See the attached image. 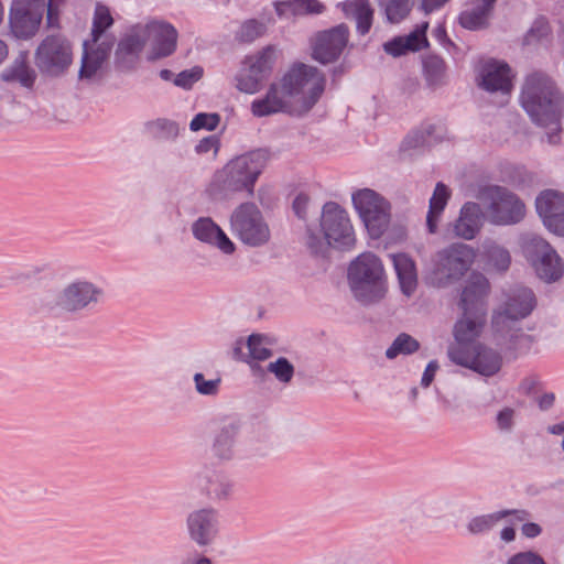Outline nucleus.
Wrapping results in <instances>:
<instances>
[{
	"mask_svg": "<svg viewBox=\"0 0 564 564\" xmlns=\"http://www.w3.org/2000/svg\"><path fill=\"white\" fill-rule=\"evenodd\" d=\"M113 18L107 6L97 3L93 17L89 39L83 43V54L78 77L80 80L95 82L101 78L102 67L115 45V35L108 30Z\"/></svg>",
	"mask_w": 564,
	"mask_h": 564,
	"instance_id": "5",
	"label": "nucleus"
},
{
	"mask_svg": "<svg viewBox=\"0 0 564 564\" xmlns=\"http://www.w3.org/2000/svg\"><path fill=\"white\" fill-rule=\"evenodd\" d=\"M326 77L317 67L294 63L282 77L273 82L265 95L251 102L256 117L283 112L294 117L307 115L325 91Z\"/></svg>",
	"mask_w": 564,
	"mask_h": 564,
	"instance_id": "2",
	"label": "nucleus"
},
{
	"mask_svg": "<svg viewBox=\"0 0 564 564\" xmlns=\"http://www.w3.org/2000/svg\"><path fill=\"white\" fill-rule=\"evenodd\" d=\"M220 117L218 113H197L191 121L189 128L192 131H198L202 129L213 131L219 124Z\"/></svg>",
	"mask_w": 564,
	"mask_h": 564,
	"instance_id": "47",
	"label": "nucleus"
},
{
	"mask_svg": "<svg viewBox=\"0 0 564 564\" xmlns=\"http://www.w3.org/2000/svg\"><path fill=\"white\" fill-rule=\"evenodd\" d=\"M267 371L272 373L280 383L288 384L294 377L295 368L288 358L279 357L268 364Z\"/></svg>",
	"mask_w": 564,
	"mask_h": 564,
	"instance_id": "45",
	"label": "nucleus"
},
{
	"mask_svg": "<svg viewBox=\"0 0 564 564\" xmlns=\"http://www.w3.org/2000/svg\"><path fill=\"white\" fill-rule=\"evenodd\" d=\"M535 208L543 225L555 235L564 236V194L543 191L535 199Z\"/></svg>",
	"mask_w": 564,
	"mask_h": 564,
	"instance_id": "18",
	"label": "nucleus"
},
{
	"mask_svg": "<svg viewBox=\"0 0 564 564\" xmlns=\"http://www.w3.org/2000/svg\"><path fill=\"white\" fill-rule=\"evenodd\" d=\"M145 45V31L141 23L128 28L121 34L115 50L116 69L123 73L134 70L140 63Z\"/></svg>",
	"mask_w": 564,
	"mask_h": 564,
	"instance_id": "15",
	"label": "nucleus"
},
{
	"mask_svg": "<svg viewBox=\"0 0 564 564\" xmlns=\"http://www.w3.org/2000/svg\"><path fill=\"white\" fill-rule=\"evenodd\" d=\"M532 267L536 275L546 283L556 282L564 273V263L554 249Z\"/></svg>",
	"mask_w": 564,
	"mask_h": 564,
	"instance_id": "33",
	"label": "nucleus"
},
{
	"mask_svg": "<svg viewBox=\"0 0 564 564\" xmlns=\"http://www.w3.org/2000/svg\"><path fill=\"white\" fill-rule=\"evenodd\" d=\"M203 76V68L200 66H194L189 69H185L177 74L174 78V84L178 87L188 89Z\"/></svg>",
	"mask_w": 564,
	"mask_h": 564,
	"instance_id": "49",
	"label": "nucleus"
},
{
	"mask_svg": "<svg viewBox=\"0 0 564 564\" xmlns=\"http://www.w3.org/2000/svg\"><path fill=\"white\" fill-rule=\"evenodd\" d=\"M39 72L47 77H61L73 63V46L63 34L46 35L34 51Z\"/></svg>",
	"mask_w": 564,
	"mask_h": 564,
	"instance_id": "9",
	"label": "nucleus"
},
{
	"mask_svg": "<svg viewBox=\"0 0 564 564\" xmlns=\"http://www.w3.org/2000/svg\"><path fill=\"white\" fill-rule=\"evenodd\" d=\"M44 12V0H12L8 17L11 34L18 40L33 39L40 31Z\"/></svg>",
	"mask_w": 564,
	"mask_h": 564,
	"instance_id": "12",
	"label": "nucleus"
},
{
	"mask_svg": "<svg viewBox=\"0 0 564 564\" xmlns=\"http://www.w3.org/2000/svg\"><path fill=\"white\" fill-rule=\"evenodd\" d=\"M551 35V29L545 18H538L523 37L524 45H536L547 42Z\"/></svg>",
	"mask_w": 564,
	"mask_h": 564,
	"instance_id": "44",
	"label": "nucleus"
},
{
	"mask_svg": "<svg viewBox=\"0 0 564 564\" xmlns=\"http://www.w3.org/2000/svg\"><path fill=\"white\" fill-rule=\"evenodd\" d=\"M508 564H545L543 558L533 552L519 553L512 556Z\"/></svg>",
	"mask_w": 564,
	"mask_h": 564,
	"instance_id": "57",
	"label": "nucleus"
},
{
	"mask_svg": "<svg viewBox=\"0 0 564 564\" xmlns=\"http://www.w3.org/2000/svg\"><path fill=\"white\" fill-rule=\"evenodd\" d=\"M347 279L354 297L364 305L377 303L386 296L384 267L372 252H364L350 262Z\"/></svg>",
	"mask_w": 564,
	"mask_h": 564,
	"instance_id": "6",
	"label": "nucleus"
},
{
	"mask_svg": "<svg viewBox=\"0 0 564 564\" xmlns=\"http://www.w3.org/2000/svg\"><path fill=\"white\" fill-rule=\"evenodd\" d=\"M202 488L209 499L225 500L230 497L234 485L227 475L214 471L205 477Z\"/></svg>",
	"mask_w": 564,
	"mask_h": 564,
	"instance_id": "37",
	"label": "nucleus"
},
{
	"mask_svg": "<svg viewBox=\"0 0 564 564\" xmlns=\"http://www.w3.org/2000/svg\"><path fill=\"white\" fill-rule=\"evenodd\" d=\"M159 138L175 139L178 135V126L176 122L167 119H158L151 123Z\"/></svg>",
	"mask_w": 564,
	"mask_h": 564,
	"instance_id": "50",
	"label": "nucleus"
},
{
	"mask_svg": "<svg viewBox=\"0 0 564 564\" xmlns=\"http://www.w3.org/2000/svg\"><path fill=\"white\" fill-rule=\"evenodd\" d=\"M452 334L454 343H452L447 348V357L454 365H458V322L453 325Z\"/></svg>",
	"mask_w": 564,
	"mask_h": 564,
	"instance_id": "62",
	"label": "nucleus"
},
{
	"mask_svg": "<svg viewBox=\"0 0 564 564\" xmlns=\"http://www.w3.org/2000/svg\"><path fill=\"white\" fill-rule=\"evenodd\" d=\"M276 15L282 20H291L307 14H321L325 7L318 0H279L273 2Z\"/></svg>",
	"mask_w": 564,
	"mask_h": 564,
	"instance_id": "27",
	"label": "nucleus"
},
{
	"mask_svg": "<svg viewBox=\"0 0 564 564\" xmlns=\"http://www.w3.org/2000/svg\"><path fill=\"white\" fill-rule=\"evenodd\" d=\"M449 198V191L443 183H437L434 193L430 199L429 212L426 216V226L429 232L435 234L440 217Z\"/></svg>",
	"mask_w": 564,
	"mask_h": 564,
	"instance_id": "35",
	"label": "nucleus"
},
{
	"mask_svg": "<svg viewBox=\"0 0 564 564\" xmlns=\"http://www.w3.org/2000/svg\"><path fill=\"white\" fill-rule=\"evenodd\" d=\"M239 433V421L230 419L221 422L213 436L210 447L213 455L221 460L232 459Z\"/></svg>",
	"mask_w": 564,
	"mask_h": 564,
	"instance_id": "23",
	"label": "nucleus"
},
{
	"mask_svg": "<svg viewBox=\"0 0 564 564\" xmlns=\"http://www.w3.org/2000/svg\"><path fill=\"white\" fill-rule=\"evenodd\" d=\"M102 294V290L94 283L77 280L61 290L50 307L64 313H76L97 304Z\"/></svg>",
	"mask_w": 564,
	"mask_h": 564,
	"instance_id": "13",
	"label": "nucleus"
},
{
	"mask_svg": "<svg viewBox=\"0 0 564 564\" xmlns=\"http://www.w3.org/2000/svg\"><path fill=\"white\" fill-rule=\"evenodd\" d=\"M508 328L506 332H495L502 340V345L519 354L529 351L534 343L533 336L524 333L518 323H510Z\"/></svg>",
	"mask_w": 564,
	"mask_h": 564,
	"instance_id": "32",
	"label": "nucleus"
},
{
	"mask_svg": "<svg viewBox=\"0 0 564 564\" xmlns=\"http://www.w3.org/2000/svg\"><path fill=\"white\" fill-rule=\"evenodd\" d=\"M514 410L505 408L497 414V425L501 431H510L513 426Z\"/></svg>",
	"mask_w": 564,
	"mask_h": 564,
	"instance_id": "58",
	"label": "nucleus"
},
{
	"mask_svg": "<svg viewBox=\"0 0 564 564\" xmlns=\"http://www.w3.org/2000/svg\"><path fill=\"white\" fill-rule=\"evenodd\" d=\"M229 229L243 245L259 248L267 245L271 230L261 209L252 202L237 205L229 215Z\"/></svg>",
	"mask_w": 564,
	"mask_h": 564,
	"instance_id": "8",
	"label": "nucleus"
},
{
	"mask_svg": "<svg viewBox=\"0 0 564 564\" xmlns=\"http://www.w3.org/2000/svg\"><path fill=\"white\" fill-rule=\"evenodd\" d=\"M197 153H208L210 151L217 152L218 139L214 135L202 139L195 147Z\"/></svg>",
	"mask_w": 564,
	"mask_h": 564,
	"instance_id": "60",
	"label": "nucleus"
},
{
	"mask_svg": "<svg viewBox=\"0 0 564 564\" xmlns=\"http://www.w3.org/2000/svg\"><path fill=\"white\" fill-rule=\"evenodd\" d=\"M321 227L332 247L349 249L354 246L355 235L350 219L337 203L328 202L323 206Z\"/></svg>",
	"mask_w": 564,
	"mask_h": 564,
	"instance_id": "14",
	"label": "nucleus"
},
{
	"mask_svg": "<svg viewBox=\"0 0 564 564\" xmlns=\"http://www.w3.org/2000/svg\"><path fill=\"white\" fill-rule=\"evenodd\" d=\"M480 87L489 93H500L509 96L513 89L514 74L508 63L490 58L479 72Z\"/></svg>",
	"mask_w": 564,
	"mask_h": 564,
	"instance_id": "20",
	"label": "nucleus"
},
{
	"mask_svg": "<svg viewBox=\"0 0 564 564\" xmlns=\"http://www.w3.org/2000/svg\"><path fill=\"white\" fill-rule=\"evenodd\" d=\"M419 512H420V507L419 506H410L408 507L404 511H403V514L401 516L400 518V522L404 525V527H412V522L416 520L417 516H419Z\"/></svg>",
	"mask_w": 564,
	"mask_h": 564,
	"instance_id": "63",
	"label": "nucleus"
},
{
	"mask_svg": "<svg viewBox=\"0 0 564 564\" xmlns=\"http://www.w3.org/2000/svg\"><path fill=\"white\" fill-rule=\"evenodd\" d=\"M420 343L406 333L399 334L391 346L386 350L388 359H394L399 355H412L420 349Z\"/></svg>",
	"mask_w": 564,
	"mask_h": 564,
	"instance_id": "42",
	"label": "nucleus"
},
{
	"mask_svg": "<svg viewBox=\"0 0 564 564\" xmlns=\"http://www.w3.org/2000/svg\"><path fill=\"white\" fill-rule=\"evenodd\" d=\"M511 513L517 514V518L519 520H524V518L527 516L525 511H517V510L498 511V512H495L491 514L480 516V517H476V518L471 519L467 525V529L470 533H474V534L486 532V531L490 530L499 520H501L502 518H505Z\"/></svg>",
	"mask_w": 564,
	"mask_h": 564,
	"instance_id": "39",
	"label": "nucleus"
},
{
	"mask_svg": "<svg viewBox=\"0 0 564 564\" xmlns=\"http://www.w3.org/2000/svg\"><path fill=\"white\" fill-rule=\"evenodd\" d=\"M308 202L310 198L306 194L301 193L295 197L293 202V210L299 218L305 219Z\"/></svg>",
	"mask_w": 564,
	"mask_h": 564,
	"instance_id": "61",
	"label": "nucleus"
},
{
	"mask_svg": "<svg viewBox=\"0 0 564 564\" xmlns=\"http://www.w3.org/2000/svg\"><path fill=\"white\" fill-rule=\"evenodd\" d=\"M536 306L533 291L527 286H516L505 293L503 302L494 311V332H506L510 323H519L528 317Z\"/></svg>",
	"mask_w": 564,
	"mask_h": 564,
	"instance_id": "10",
	"label": "nucleus"
},
{
	"mask_svg": "<svg viewBox=\"0 0 564 564\" xmlns=\"http://www.w3.org/2000/svg\"><path fill=\"white\" fill-rule=\"evenodd\" d=\"M427 147L426 137L417 130L410 133L402 142V150L421 149Z\"/></svg>",
	"mask_w": 564,
	"mask_h": 564,
	"instance_id": "55",
	"label": "nucleus"
},
{
	"mask_svg": "<svg viewBox=\"0 0 564 564\" xmlns=\"http://www.w3.org/2000/svg\"><path fill=\"white\" fill-rule=\"evenodd\" d=\"M527 181V171L524 167L514 166L512 167V174L509 175V182L512 185L519 186Z\"/></svg>",
	"mask_w": 564,
	"mask_h": 564,
	"instance_id": "64",
	"label": "nucleus"
},
{
	"mask_svg": "<svg viewBox=\"0 0 564 564\" xmlns=\"http://www.w3.org/2000/svg\"><path fill=\"white\" fill-rule=\"evenodd\" d=\"M552 250L553 247L540 236L528 235L522 240L523 254L531 265Z\"/></svg>",
	"mask_w": 564,
	"mask_h": 564,
	"instance_id": "40",
	"label": "nucleus"
},
{
	"mask_svg": "<svg viewBox=\"0 0 564 564\" xmlns=\"http://www.w3.org/2000/svg\"><path fill=\"white\" fill-rule=\"evenodd\" d=\"M274 24V19L268 15L265 21L258 19L245 20L235 32V40L239 43L251 44L268 33L269 25Z\"/></svg>",
	"mask_w": 564,
	"mask_h": 564,
	"instance_id": "34",
	"label": "nucleus"
},
{
	"mask_svg": "<svg viewBox=\"0 0 564 564\" xmlns=\"http://www.w3.org/2000/svg\"><path fill=\"white\" fill-rule=\"evenodd\" d=\"M191 231L196 240L218 249L226 256H230L236 251V245L212 217L197 218L193 221Z\"/></svg>",
	"mask_w": 564,
	"mask_h": 564,
	"instance_id": "21",
	"label": "nucleus"
},
{
	"mask_svg": "<svg viewBox=\"0 0 564 564\" xmlns=\"http://www.w3.org/2000/svg\"><path fill=\"white\" fill-rule=\"evenodd\" d=\"M264 79L251 69L243 65L240 72L236 75V88L246 94H256L260 90L261 84Z\"/></svg>",
	"mask_w": 564,
	"mask_h": 564,
	"instance_id": "43",
	"label": "nucleus"
},
{
	"mask_svg": "<svg viewBox=\"0 0 564 564\" xmlns=\"http://www.w3.org/2000/svg\"><path fill=\"white\" fill-rule=\"evenodd\" d=\"M351 199L369 235L372 238L381 237L390 223L389 203L370 188L356 191Z\"/></svg>",
	"mask_w": 564,
	"mask_h": 564,
	"instance_id": "11",
	"label": "nucleus"
},
{
	"mask_svg": "<svg viewBox=\"0 0 564 564\" xmlns=\"http://www.w3.org/2000/svg\"><path fill=\"white\" fill-rule=\"evenodd\" d=\"M458 281V245L452 243L438 251L432 272V283L446 288Z\"/></svg>",
	"mask_w": 564,
	"mask_h": 564,
	"instance_id": "22",
	"label": "nucleus"
},
{
	"mask_svg": "<svg viewBox=\"0 0 564 564\" xmlns=\"http://www.w3.org/2000/svg\"><path fill=\"white\" fill-rule=\"evenodd\" d=\"M490 283L480 272H471L460 284V366L489 377L501 368V356L478 341L488 312Z\"/></svg>",
	"mask_w": 564,
	"mask_h": 564,
	"instance_id": "1",
	"label": "nucleus"
},
{
	"mask_svg": "<svg viewBox=\"0 0 564 564\" xmlns=\"http://www.w3.org/2000/svg\"><path fill=\"white\" fill-rule=\"evenodd\" d=\"M349 29L340 23L315 34L312 40V57L322 63L335 62L347 46Z\"/></svg>",
	"mask_w": 564,
	"mask_h": 564,
	"instance_id": "16",
	"label": "nucleus"
},
{
	"mask_svg": "<svg viewBox=\"0 0 564 564\" xmlns=\"http://www.w3.org/2000/svg\"><path fill=\"white\" fill-rule=\"evenodd\" d=\"M306 245L308 249L315 254L324 253L327 248L332 246L327 237H325V234L319 236L310 229L307 230Z\"/></svg>",
	"mask_w": 564,
	"mask_h": 564,
	"instance_id": "52",
	"label": "nucleus"
},
{
	"mask_svg": "<svg viewBox=\"0 0 564 564\" xmlns=\"http://www.w3.org/2000/svg\"><path fill=\"white\" fill-rule=\"evenodd\" d=\"M194 383L196 391L202 395H216L219 391L220 378L207 380L203 373L197 372L194 375Z\"/></svg>",
	"mask_w": 564,
	"mask_h": 564,
	"instance_id": "48",
	"label": "nucleus"
},
{
	"mask_svg": "<svg viewBox=\"0 0 564 564\" xmlns=\"http://www.w3.org/2000/svg\"><path fill=\"white\" fill-rule=\"evenodd\" d=\"M440 366L437 360H431L425 367L422 378H421V387L429 388L435 378V373L438 370Z\"/></svg>",
	"mask_w": 564,
	"mask_h": 564,
	"instance_id": "59",
	"label": "nucleus"
},
{
	"mask_svg": "<svg viewBox=\"0 0 564 564\" xmlns=\"http://www.w3.org/2000/svg\"><path fill=\"white\" fill-rule=\"evenodd\" d=\"M520 104L534 123L546 129L547 142L558 144L564 95L555 80L542 70L528 74L521 87Z\"/></svg>",
	"mask_w": 564,
	"mask_h": 564,
	"instance_id": "3",
	"label": "nucleus"
},
{
	"mask_svg": "<svg viewBox=\"0 0 564 564\" xmlns=\"http://www.w3.org/2000/svg\"><path fill=\"white\" fill-rule=\"evenodd\" d=\"M411 8V0H389L384 7L386 17L389 22L399 23L410 13Z\"/></svg>",
	"mask_w": 564,
	"mask_h": 564,
	"instance_id": "46",
	"label": "nucleus"
},
{
	"mask_svg": "<svg viewBox=\"0 0 564 564\" xmlns=\"http://www.w3.org/2000/svg\"><path fill=\"white\" fill-rule=\"evenodd\" d=\"M401 292L411 296L417 286V272L414 260L405 253L391 256Z\"/></svg>",
	"mask_w": 564,
	"mask_h": 564,
	"instance_id": "29",
	"label": "nucleus"
},
{
	"mask_svg": "<svg viewBox=\"0 0 564 564\" xmlns=\"http://www.w3.org/2000/svg\"><path fill=\"white\" fill-rule=\"evenodd\" d=\"M6 83H19L22 87L31 89L36 80V73L30 66L28 52H20L18 56L0 74Z\"/></svg>",
	"mask_w": 564,
	"mask_h": 564,
	"instance_id": "26",
	"label": "nucleus"
},
{
	"mask_svg": "<svg viewBox=\"0 0 564 564\" xmlns=\"http://www.w3.org/2000/svg\"><path fill=\"white\" fill-rule=\"evenodd\" d=\"M275 52L274 45H267L257 54L246 57L243 65L264 79L273 68Z\"/></svg>",
	"mask_w": 564,
	"mask_h": 564,
	"instance_id": "38",
	"label": "nucleus"
},
{
	"mask_svg": "<svg viewBox=\"0 0 564 564\" xmlns=\"http://www.w3.org/2000/svg\"><path fill=\"white\" fill-rule=\"evenodd\" d=\"M422 75L426 87L433 91L442 89L449 82L445 61L434 53L422 56Z\"/></svg>",
	"mask_w": 564,
	"mask_h": 564,
	"instance_id": "25",
	"label": "nucleus"
},
{
	"mask_svg": "<svg viewBox=\"0 0 564 564\" xmlns=\"http://www.w3.org/2000/svg\"><path fill=\"white\" fill-rule=\"evenodd\" d=\"M435 511L437 512V518L443 520L448 514H455V498H441L435 502Z\"/></svg>",
	"mask_w": 564,
	"mask_h": 564,
	"instance_id": "56",
	"label": "nucleus"
},
{
	"mask_svg": "<svg viewBox=\"0 0 564 564\" xmlns=\"http://www.w3.org/2000/svg\"><path fill=\"white\" fill-rule=\"evenodd\" d=\"M427 22L417 25L408 35L395 36L383 44V51L393 57L406 55L410 52H417L429 45L426 37Z\"/></svg>",
	"mask_w": 564,
	"mask_h": 564,
	"instance_id": "24",
	"label": "nucleus"
},
{
	"mask_svg": "<svg viewBox=\"0 0 564 564\" xmlns=\"http://www.w3.org/2000/svg\"><path fill=\"white\" fill-rule=\"evenodd\" d=\"M480 259L481 254L479 256L473 247L460 243V271L467 270L475 261L481 263ZM462 275L463 273L460 272Z\"/></svg>",
	"mask_w": 564,
	"mask_h": 564,
	"instance_id": "53",
	"label": "nucleus"
},
{
	"mask_svg": "<svg viewBox=\"0 0 564 564\" xmlns=\"http://www.w3.org/2000/svg\"><path fill=\"white\" fill-rule=\"evenodd\" d=\"M64 3L65 0H47V3H45L46 26L48 29H59L61 8Z\"/></svg>",
	"mask_w": 564,
	"mask_h": 564,
	"instance_id": "51",
	"label": "nucleus"
},
{
	"mask_svg": "<svg viewBox=\"0 0 564 564\" xmlns=\"http://www.w3.org/2000/svg\"><path fill=\"white\" fill-rule=\"evenodd\" d=\"M268 341L264 335L252 334L248 337L247 347L253 361L249 362L253 372L262 370L257 361L267 360L272 356V350L267 347Z\"/></svg>",
	"mask_w": 564,
	"mask_h": 564,
	"instance_id": "41",
	"label": "nucleus"
},
{
	"mask_svg": "<svg viewBox=\"0 0 564 564\" xmlns=\"http://www.w3.org/2000/svg\"><path fill=\"white\" fill-rule=\"evenodd\" d=\"M346 18L356 20L357 31L365 35L369 32L372 25L373 10L370 7L369 0H346L338 3Z\"/></svg>",
	"mask_w": 564,
	"mask_h": 564,
	"instance_id": "30",
	"label": "nucleus"
},
{
	"mask_svg": "<svg viewBox=\"0 0 564 564\" xmlns=\"http://www.w3.org/2000/svg\"><path fill=\"white\" fill-rule=\"evenodd\" d=\"M269 161V152L257 149L238 155L217 170L207 187L214 199L226 198L229 194L246 192L253 196L254 185Z\"/></svg>",
	"mask_w": 564,
	"mask_h": 564,
	"instance_id": "4",
	"label": "nucleus"
},
{
	"mask_svg": "<svg viewBox=\"0 0 564 564\" xmlns=\"http://www.w3.org/2000/svg\"><path fill=\"white\" fill-rule=\"evenodd\" d=\"M417 131L426 137L427 147L440 141L444 135L442 127L435 123H426Z\"/></svg>",
	"mask_w": 564,
	"mask_h": 564,
	"instance_id": "54",
	"label": "nucleus"
},
{
	"mask_svg": "<svg viewBox=\"0 0 564 564\" xmlns=\"http://www.w3.org/2000/svg\"><path fill=\"white\" fill-rule=\"evenodd\" d=\"M186 527L189 539L198 546L214 543L219 531L218 513L213 508L196 509L188 513Z\"/></svg>",
	"mask_w": 564,
	"mask_h": 564,
	"instance_id": "17",
	"label": "nucleus"
},
{
	"mask_svg": "<svg viewBox=\"0 0 564 564\" xmlns=\"http://www.w3.org/2000/svg\"><path fill=\"white\" fill-rule=\"evenodd\" d=\"M476 198L487 205V215L491 224L511 226L522 221L527 208L522 199L507 187L484 185L477 191Z\"/></svg>",
	"mask_w": 564,
	"mask_h": 564,
	"instance_id": "7",
	"label": "nucleus"
},
{
	"mask_svg": "<svg viewBox=\"0 0 564 564\" xmlns=\"http://www.w3.org/2000/svg\"><path fill=\"white\" fill-rule=\"evenodd\" d=\"M479 261H482V265L479 264L482 269L505 272L510 267L511 257L506 248L492 242L485 246V250L481 253V259Z\"/></svg>",
	"mask_w": 564,
	"mask_h": 564,
	"instance_id": "36",
	"label": "nucleus"
},
{
	"mask_svg": "<svg viewBox=\"0 0 564 564\" xmlns=\"http://www.w3.org/2000/svg\"><path fill=\"white\" fill-rule=\"evenodd\" d=\"M145 31V44L152 40V51L149 59L167 57L176 50L177 31L164 21L152 20L141 23Z\"/></svg>",
	"mask_w": 564,
	"mask_h": 564,
	"instance_id": "19",
	"label": "nucleus"
},
{
	"mask_svg": "<svg viewBox=\"0 0 564 564\" xmlns=\"http://www.w3.org/2000/svg\"><path fill=\"white\" fill-rule=\"evenodd\" d=\"M486 215L480 205L468 202L460 207V238L473 239L485 223Z\"/></svg>",
	"mask_w": 564,
	"mask_h": 564,
	"instance_id": "31",
	"label": "nucleus"
},
{
	"mask_svg": "<svg viewBox=\"0 0 564 564\" xmlns=\"http://www.w3.org/2000/svg\"><path fill=\"white\" fill-rule=\"evenodd\" d=\"M496 0H467L469 6L460 13V26L468 30H478L487 26L488 19Z\"/></svg>",
	"mask_w": 564,
	"mask_h": 564,
	"instance_id": "28",
	"label": "nucleus"
}]
</instances>
